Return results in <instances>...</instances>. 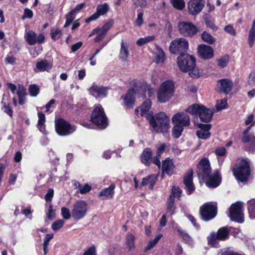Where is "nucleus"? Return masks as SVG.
<instances>
[{"instance_id":"6e6552de","label":"nucleus","mask_w":255,"mask_h":255,"mask_svg":"<svg viewBox=\"0 0 255 255\" xmlns=\"http://www.w3.org/2000/svg\"><path fill=\"white\" fill-rule=\"evenodd\" d=\"M55 129L59 135L66 136L75 131L76 128L65 120L59 118L55 121Z\"/></svg>"},{"instance_id":"c756f323","label":"nucleus","mask_w":255,"mask_h":255,"mask_svg":"<svg viewBox=\"0 0 255 255\" xmlns=\"http://www.w3.org/2000/svg\"><path fill=\"white\" fill-rule=\"evenodd\" d=\"M91 93H95L98 95L106 96L107 94V88L93 84V86L89 89Z\"/></svg>"},{"instance_id":"79ce46f5","label":"nucleus","mask_w":255,"mask_h":255,"mask_svg":"<svg viewBox=\"0 0 255 255\" xmlns=\"http://www.w3.org/2000/svg\"><path fill=\"white\" fill-rule=\"evenodd\" d=\"M173 6L179 10H182L185 7V2L183 0H170Z\"/></svg>"},{"instance_id":"4d7b16f0","label":"nucleus","mask_w":255,"mask_h":255,"mask_svg":"<svg viewBox=\"0 0 255 255\" xmlns=\"http://www.w3.org/2000/svg\"><path fill=\"white\" fill-rule=\"evenodd\" d=\"M205 23L207 27L210 28L214 31L218 30V27L215 25L214 22L209 18L205 19Z\"/></svg>"},{"instance_id":"c9c22d12","label":"nucleus","mask_w":255,"mask_h":255,"mask_svg":"<svg viewBox=\"0 0 255 255\" xmlns=\"http://www.w3.org/2000/svg\"><path fill=\"white\" fill-rule=\"evenodd\" d=\"M165 59V55L163 50L161 48H157L154 62L156 63H162Z\"/></svg>"},{"instance_id":"2f4dec72","label":"nucleus","mask_w":255,"mask_h":255,"mask_svg":"<svg viewBox=\"0 0 255 255\" xmlns=\"http://www.w3.org/2000/svg\"><path fill=\"white\" fill-rule=\"evenodd\" d=\"M156 181V176L154 175L151 174L145 178H143L141 184L142 186L149 185V188L152 189Z\"/></svg>"},{"instance_id":"c85d7f7f","label":"nucleus","mask_w":255,"mask_h":255,"mask_svg":"<svg viewBox=\"0 0 255 255\" xmlns=\"http://www.w3.org/2000/svg\"><path fill=\"white\" fill-rule=\"evenodd\" d=\"M116 186L114 184H112L110 185V186L108 188H105L101 191L99 193V197H103V199L106 198H112L115 191V188Z\"/></svg>"},{"instance_id":"864d4df0","label":"nucleus","mask_w":255,"mask_h":255,"mask_svg":"<svg viewBox=\"0 0 255 255\" xmlns=\"http://www.w3.org/2000/svg\"><path fill=\"white\" fill-rule=\"evenodd\" d=\"M61 215L65 220H68L71 218L70 210L66 207H62L61 208Z\"/></svg>"},{"instance_id":"3c124183","label":"nucleus","mask_w":255,"mask_h":255,"mask_svg":"<svg viewBox=\"0 0 255 255\" xmlns=\"http://www.w3.org/2000/svg\"><path fill=\"white\" fill-rule=\"evenodd\" d=\"M224 30L227 33L229 34L232 36H235L236 35V31L235 29L234 28L233 26L231 24H229L225 26L224 27Z\"/></svg>"},{"instance_id":"e433bc0d","label":"nucleus","mask_w":255,"mask_h":255,"mask_svg":"<svg viewBox=\"0 0 255 255\" xmlns=\"http://www.w3.org/2000/svg\"><path fill=\"white\" fill-rule=\"evenodd\" d=\"M248 204L250 217L255 219V199H252L248 201Z\"/></svg>"},{"instance_id":"69168bd1","label":"nucleus","mask_w":255,"mask_h":255,"mask_svg":"<svg viewBox=\"0 0 255 255\" xmlns=\"http://www.w3.org/2000/svg\"><path fill=\"white\" fill-rule=\"evenodd\" d=\"M83 255H97L95 247L94 246L90 247L85 251Z\"/></svg>"},{"instance_id":"bb28decb","label":"nucleus","mask_w":255,"mask_h":255,"mask_svg":"<svg viewBox=\"0 0 255 255\" xmlns=\"http://www.w3.org/2000/svg\"><path fill=\"white\" fill-rule=\"evenodd\" d=\"M135 94V91L133 89L128 90L126 96L124 98V102L127 108H131L132 107L134 103Z\"/></svg>"},{"instance_id":"680f3d73","label":"nucleus","mask_w":255,"mask_h":255,"mask_svg":"<svg viewBox=\"0 0 255 255\" xmlns=\"http://www.w3.org/2000/svg\"><path fill=\"white\" fill-rule=\"evenodd\" d=\"M91 189V186L87 183L85 184L83 186L82 185V187H80V189L79 191L81 194H85L90 192Z\"/></svg>"},{"instance_id":"6e6d98bb","label":"nucleus","mask_w":255,"mask_h":255,"mask_svg":"<svg viewBox=\"0 0 255 255\" xmlns=\"http://www.w3.org/2000/svg\"><path fill=\"white\" fill-rule=\"evenodd\" d=\"M54 195V190L52 188H49L46 195H45V200L46 202L51 201Z\"/></svg>"},{"instance_id":"338daca9","label":"nucleus","mask_w":255,"mask_h":255,"mask_svg":"<svg viewBox=\"0 0 255 255\" xmlns=\"http://www.w3.org/2000/svg\"><path fill=\"white\" fill-rule=\"evenodd\" d=\"M33 16V12L31 10L28 9V8H25L24 11V14L22 17V18L23 19L28 18H31Z\"/></svg>"},{"instance_id":"cd10ccee","label":"nucleus","mask_w":255,"mask_h":255,"mask_svg":"<svg viewBox=\"0 0 255 255\" xmlns=\"http://www.w3.org/2000/svg\"><path fill=\"white\" fill-rule=\"evenodd\" d=\"M129 45L128 43L124 42V40H122L121 44V48L119 53V58L122 61H125L129 56Z\"/></svg>"},{"instance_id":"dca6fc26","label":"nucleus","mask_w":255,"mask_h":255,"mask_svg":"<svg viewBox=\"0 0 255 255\" xmlns=\"http://www.w3.org/2000/svg\"><path fill=\"white\" fill-rule=\"evenodd\" d=\"M172 122L184 127H188L190 125L189 116L184 112H179L174 115L172 118Z\"/></svg>"},{"instance_id":"f704fd0d","label":"nucleus","mask_w":255,"mask_h":255,"mask_svg":"<svg viewBox=\"0 0 255 255\" xmlns=\"http://www.w3.org/2000/svg\"><path fill=\"white\" fill-rule=\"evenodd\" d=\"M173 124H174V126L172 129V135L175 138H178L180 136L183 131L184 126L176 123Z\"/></svg>"},{"instance_id":"052dcab7","label":"nucleus","mask_w":255,"mask_h":255,"mask_svg":"<svg viewBox=\"0 0 255 255\" xmlns=\"http://www.w3.org/2000/svg\"><path fill=\"white\" fill-rule=\"evenodd\" d=\"M135 8L141 7L142 8L145 7L147 5V2L146 0H136L133 3Z\"/></svg>"},{"instance_id":"5701e85b","label":"nucleus","mask_w":255,"mask_h":255,"mask_svg":"<svg viewBox=\"0 0 255 255\" xmlns=\"http://www.w3.org/2000/svg\"><path fill=\"white\" fill-rule=\"evenodd\" d=\"M213 114V110L208 109L205 106H202L198 116L202 122L208 123L211 120Z\"/></svg>"},{"instance_id":"37998d69","label":"nucleus","mask_w":255,"mask_h":255,"mask_svg":"<svg viewBox=\"0 0 255 255\" xmlns=\"http://www.w3.org/2000/svg\"><path fill=\"white\" fill-rule=\"evenodd\" d=\"M229 57L228 55H225L217 60L218 65L221 68L226 67L229 62Z\"/></svg>"},{"instance_id":"09e8293b","label":"nucleus","mask_w":255,"mask_h":255,"mask_svg":"<svg viewBox=\"0 0 255 255\" xmlns=\"http://www.w3.org/2000/svg\"><path fill=\"white\" fill-rule=\"evenodd\" d=\"M227 104V100L223 99L218 102L216 105V108L218 111H220L225 109Z\"/></svg>"},{"instance_id":"4468645a","label":"nucleus","mask_w":255,"mask_h":255,"mask_svg":"<svg viewBox=\"0 0 255 255\" xmlns=\"http://www.w3.org/2000/svg\"><path fill=\"white\" fill-rule=\"evenodd\" d=\"M205 5L204 0H189L188 2V9L192 15L198 14Z\"/></svg>"},{"instance_id":"5fc2aeb1","label":"nucleus","mask_w":255,"mask_h":255,"mask_svg":"<svg viewBox=\"0 0 255 255\" xmlns=\"http://www.w3.org/2000/svg\"><path fill=\"white\" fill-rule=\"evenodd\" d=\"M47 218L49 220H52L55 217V212L52 209V204L51 203L49 205L48 211L46 213Z\"/></svg>"},{"instance_id":"a18cd8bd","label":"nucleus","mask_w":255,"mask_h":255,"mask_svg":"<svg viewBox=\"0 0 255 255\" xmlns=\"http://www.w3.org/2000/svg\"><path fill=\"white\" fill-rule=\"evenodd\" d=\"M64 221L63 220H58L53 223L51 228L53 230L57 231L62 228L64 225Z\"/></svg>"},{"instance_id":"774afa93","label":"nucleus","mask_w":255,"mask_h":255,"mask_svg":"<svg viewBox=\"0 0 255 255\" xmlns=\"http://www.w3.org/2000/svg\"><path fill=\"white\" fill-rule=\"evenodd\" d=\"M158 240H151L144 248V252H147L153 248L157 243Z\"/></svg>"},{"instance_id":"13d9d810","label":"nucleus","mask_w":255,"mask_h":255,"mask_svg":"<svg viewBox=\"0 0 255 255\" xmlns=\"http://www.w3.org/2000/svg\"><path fill=\"white\" fill-rule=\"evenodd\" d=\"M255 41V31L250 30L249 35V43L252 47Z\"/></svg>"},{"instance_id":"f03ea898","label":"nucleus","mask_w":255,"mask_h":255,"mask_svg":"<svg viewBox=\"0 0 255 255\" xmlns=\"http://www.w3.org/2000/svg\"><path fill=\"white\" fill-rule=\"evenodd\" d=\"M174 93V84L172 82L166 81L160 86L157 92V99L160 103H165L172 96Z\"/></svg>"},{"instance_id":"de8ad7c7","label":"nucleus","mask_w":255,"mask_h":255,"mask_svg":"<svg viewBox=\"0 0 255 255\" xmlns=\"http://www.w3.org/2000/svg\"><path fill=\"white\" fill-rule=\"evenodd\" d=\"M62 34V32L60 29H52L51 31V38L56 40L60 38Z\"/></svg>"},{"instance_id":"0eeeda50","label":"nucleus","mask_w":255,"mask_h":255,"mask_svg":"<svg viewBox=\"0 0 255 255\" xmlns=\"http://www.w3.org/2000/svg\"><path fill=\"white\" fill-rule=\"evenodd\" d=\"M91 119L93 123L101 128H105L108 125L107 117L101 107H97L94 109Z\"/></svg>"},{"instance_id":"a19ab883","label":"nucleus","mask_w":255,"mask_h":255,"mask_svg":"<svg viewBox=\"0 0 255 255\" xmlns=\"http://www.w3.org/2000/svg\"><path fill=\"white\" fill-rule=\"evenodd\" d=\"M40 89L36 84H31L28 87V92L31 97H36L39 93Z\"/></svg>"},{"instance_id":"ddd939ff","label":"nucleus","mask_w":255,"mask_h":255,"mask_svg":"<svg viewBox=\"0 0 255 255\" xmlns=\"http://www.w3.org/2000/svg\"><path fill=\"white\" fill-rule=\"evenodd\" d=\"M182 190L178 187L173 186L171 189V194L167 202V212L172 215L174 213L175 207L174 198L177 197L179 200L181 196Z\"/></svg>"},{"instance_id":"603ef678","label":"nucleus","mask_w":255,"mask_h":255,"mask_svg":"<svg viewBox=\"0 0 255 255\" xmlns=\"http://www.w3.org/2000/svg\"><path fill=\"white\" fill-rule=\"evenodd\" d=\"M143 14L142 12H139L137 14V18L134 22V25L137 27H140L143 23Z\"/></svg>"},{"instance_id":"aec40b11","label":"nucleus","mask_w":255,"mask_h":255,"mask_svg":"<svg viewBox=\"0 0 255 255\" xmlns=\"http://www.w3.org/2000/svg\"><path fill=\"white\" fill-rule=\"evenodd\" d=\"M212 125L211 124H199L198 128L200 129L196 132L198 138L206 139L208 138L211 133L209 130L211 129Z\"/></svg>"},{"instance_id":"9b49d317","label":"nucleus","mask_w":255,"mask_h":255,"mask_svg":"<svg viewBox=\"0 0 255 255\" xmlns=\"http://www.w3.org/2000/svg\"><path fill=\"white\" fill-rule=\"evenodd\" d=\"M180 33L185 37H192L197 34L198 29L191 22H180L178 24Z\"/></svg>"},{"instance_id":"58836bf2","label":"nucleus","mask_w":255,"mask_h":255,"mask_svg":"<svg viewBox=\"0 0 255 255\" xmlns=\"http://www.w3.org/2000/svg\"><path fill=\"white\" fill-rule=\"evenodd\" d=\"M109 8L110 7L108 4L107 3H104L97 5L96 11L100 16L107 13L109 10Z\"/></svg>"},{"instance_id":"1a4fd4ad","label":"nucleus","mask_w":255,"mask_h":255,"mask_svg":"<svg viewBox=\"0 0 255 255\" xmlns=\"http://www.w3.org/2000/svg\"><path fill=\"white\" fill-rule=\"evenodd\" d=\"M229 217L231 221L239 223L244 222V214L241 203L236 202L231 205L229 208Z\"/></svg>"},{"instance_id":"c03bdc74","label":"nucleus","mask_w":255,"mask_h":255,"mask_svg":"<svg viewBox=\"0 0 255 255\" xmlns=\"http://www.w3.org/2000/svg\"><path fill=\"white\" fill-rule=\"evenodd\" d=\"M188 71L190 76L193 78H199L201 75V73L199 69L195 68V66L191 70H188Z\"/></svg>"},{"instance_id":"423d86ee","label":"nucleus","mask_w":255,"mask_h":255,"mask_svg":"<svg viewBox=\"0 0 255 255\" xmlns=\"http://www.w3.org/2000/svg\"><path fill=\"white\" fill-rule=\"evenodd\" d=\"M189 44L187 40L183 38H178L173 40L170 45L169 50L174 54H184L188 49Z\"/></svg>"},{"instance_id":"0e129e2a","label":"nucleus","mask_w":255,"mask_h":255,"mask_svg":"<svg viewBox=\"0 0 255 255\" xmlns=\"http://www.w3.org/2000/svg\"><path fill=\"white\" fill-rule=\"evenodd\" d=\"M86 4L85 2L81 3L77 5L74 8L71 10L74 14L79 12L85 6Z\"/></svg>"},{"instance_id":"473e14b6","label":"nucleus","mask_w":255,"mask_h":255,"mask_svg":"<svg viewBox=\"0 0 255 255\" xmlns=\"http://www.w3.org/2000/svg\"><path fill=\"white\" fill-rule=\"evenodd\" d=\"M113 24V20H110L109 21L106 22L102 27L100 28H96L93 30V32L91 34H94L95 33H98V31H101L104 34L106 35L107 31L111 28Z\"/></svg>"},{"instance_id":"39448f33","label":"nucleus","mask_w":255,"mask_h":255,"mask_svg":"<svg viewBox=\"0 0 255 255\" xmlns=\"http://www.w3.org/2000/svg\"><path fill=\"white\" fill-rule=\"evenodd\" d=\"M195 58L188 54H181L177 58V64L181 71L185 72L195 66Z\"/></svg>"},{"instance_id":"6ab92c4d","label":"nucleus","mask_w":255,"mask_h":255,"mask_svg":"<svg viewBox=\"0 0 255 255\" xmlns=\"http://www.w3.org/2000/svg\"><path fill=\"white\" fill-rule=\"evenodd\" d=\"M193 170H189L183 179V182L186 187V193L188 195H190L195 190V187L193 182Z\"/></svg>"},{"instance_id":"e2e57ef3","label":"nucleus","mask_w":255,"mask_h":255,"mask_svg":"<svg viewBox=\"0 0 255 255\" xmlns=\"http://www.w3.org/2000/svg\"><path fill=\"white\" fill-rule=\"evenodd\" d=\"M17 95L18 97L26 96V89L22 85H19L17 91Z\"/></svg>"},{"instance_id":"8fccbe9b","label":"nucleus","mask_w":255,"mask_h":255,"mask_svg":"<svg viewBox=\"0 0 255 255\" xmlns=\"http://www.w3.org/2000/svg\"><path fill=\"white\" fill-rule=\"evenodd\" d=\"M3 100L4 98H3L2 101ZM2 103H3V109L4 113H6L8 116L11 117L12 116L13 111L9 106V104L5 102H3V101Z\"/></svg>"},{"instance_id":"f257e3e1","label":"nucleus","mask_w":255,"mask_h":255,"mask_svg":"<svg viewBox=\"0 0 255 255\" xmlns=\"http://www.w3.org/2000/svg\"><path fill=\"white\" fill-rule=\"evenodd\" d=\"M151 130L156 133H165L170 128V119L164 112H159L154 116H147Z\"/></svg>"},{"instance_id":"72a5a7b5","label":"nucleus","mask_w":255,"mask_h":255,"mask_svg":"<svg viewBox=\"0 0 255 255\" xmlns=\"http://www.w3.org/2000/svg\"><path fill=\"white\" fill-rule=\"evenodd\" d=\"M201 38L205 42L209 44H213L216 41V38L206 31L202 33Z\"/></svg>"},{"instance_id":"ea45409f","label":"nucleus","mask_w":255,"mask_h":255,"mask_svg":"<svg viewBox=\"0 0 255 255\" xmlns=\"http://www.w3.org/2000/svg\"><path fill=\"white\" fill-rule=\"evenodd\" d=\"M155 39V36L153 35L152 36H147L145 37L140 38H139L136 42V44L137 45L139 46H141L144 44H145L147 43H149Z\"/></svg>"},{"instance_id":"7ed1b4c3","label":"nucleus","mask_w":255,"mask_h":255,"mask_svg":"<svg viewBox=\"0 0 255 255\" xmlns=\"http://www.w3.org/2000/svg\"><path fill=\"white\" fill-rule=\"evenodd\" d=\"M233 172L237 180L242 182L246 181L250 174L249 164L245 160H242L239 165L234 168Z\"/></svg>"},{"instance_id":"4be33fe9","label":"nucleus","mask_w":255,"mask_h":255,"mask_svg":"<svg viewBox=\"0 0 255 255\" xmlns=\"http://www.w3.org/2000/svg\"><path fill=\"white\" fill-rule=\"evenodd\" d=\"M233 83L228 79H223L218 81L217 86L220 92L228 94L232 90Z\"/></svg>"},{"instance_id":"b1692460","label":"nucleus","mask_w":255,"mask_h":255,"mask_svg":"<svg viewBox=\"0 0 255 255\" xmlns=\"http://www.w3.org/2000/svg\"><path fill=\"white\" fill-rule=\"evenodd\" d=\"M161 170L162 174L166 173L170 176L172 175L175 170V166L172 161L168 158L162 161Z\"/></svg>"},{"instance_id":"393cba45","label":"nucleus","mask_w":255,"mask_h":255,"mask_svg":"<svg viewBox=\"0 0 255 255\" xmlns=\"http://www.w3.org/2000/svg\"><path fill=\"white\" fill-rule=\"evenodd\" d=\"M230 232L226 227L220 228L217 233L212 232L207 239H226L228 238Z\"/></svg>"},{"instance_id":"2eb2a0df","label":"nucleus","mask_w":255,"mask_h":255,"mask_svg":"<svg viewBox=\"0 0 255 255\" xmlns=\"http://www.w3.org/2000/svg\"><path fill=\"white\" fill-rule=\"evenodd\" d=\"M206 185L210 188H216L218 187L221 182V176L220 172L217 170L213 173H211L209 177L205 178Z\"/></svg>"},{"instance_id":"7c9ffc66","label":"nucleus","mask_w":255,"mask_h":255,"mask_svg":"<svg viewBox=\"0 0 255 255\" xmlns=\"http://www.w3.org/2000/svg\"><path fill=\"white\" fill-rule=\"evenodd\" d=\"M36 67L38 71H48L52 68V65L47 60H44L37 62Z\"/></svg>"},{"instance_id":"a211bd4d","label":"nucleus","mask_w":255,"mask_h":255,"mask_svg":"<svg viewBox=\"0 0 255 255\" xmlns=\"http://www.w3.org/2000/svg\"><path fill=\"white\" fill-rule=\"evenodd\" d=\"M198 52L200 57L204 60L211 59L214 56L212 48L205 44H200L198 46Z\"/></svg>"},{"instance_id":"4c0bfd02","label":"nucleus","mask_w":255,"mask_h":255,"mask_svg":"<svg viewBox=\"0 0 255 255\" xmlns=\"http://www.w3.org/2000/svg\"><path fill=\"white\" fill-rule=\"evenodd\" d=\"M202 105L194 104L189 106L185 110L186 112L191 114L193 115H198L200 113V109Z\"/></svg>"},{"instance_id":"bf43d9fd","label":"nucleus","mask_w":255,"mask_h":255,"mask_svg":"<svg viewBox=\"0 0 255 255\" xmlns=\"http://www.w3.org/2000/svg\"><path fill=\"white\" fill-rule=\"evenodd\" d=\"M215 152L217 156H223L226 154L227 150L225 147H220L216 148Z\"/></svg>"},{"instance_id":"412c9836","label":"nucleus","mask_w":255,"mask_h":255,"mask_svg":"<svg viewBox=\"0 0 255 255\" xmlns=\"http://www.w3.org/2000/svg\"><path fill=\"white\" fill-rule=\"evenodd\" d=\"M151 102L150 100H146L140 107L135 110V114L138 116H144L147 120V116L153 115L152 114L148 112L151 108Z\"/></svg>"},{"instance_id":"49530a36","label":"nucleus","mask_w":255,"mask_h":255,"mask_svg":"<svg viewBox=\"0 0 255 255\" xmlns=\"http://www.w3.org/2000/svg\"><path fill=\"white\" fill-rule=\"evenodd\" d=\"M243 134H244V135H243V136L242 138V141L244 142H245V143L250 142L255 140V137L253 134H252V133H251V134L243 133Z\"/></svg>"},{"instance_id":"a878e982","label":"nucleus","mask_w":255,"mask_h":255,"mask_svg":"<svg viewBox=\"0 0 255 255\" xmlns=\"http://www.w3.org/2000/svg\"><path fill=\"white\" fill-rule=\"evenodd\" d=\"M152 153L151 149L149 148H146L143 150L140 156L142 163L145 166H149L152 161Z\"/></svg>"},{"instance_id":"20e7f679","label":"nucleus","mask_w":255,"mask_h":255,"mask_svg":"<svg viewBox=\"0 0 255 255\" xmlns=\"http://www.w3.org/2000/svg\"><path fill=\"white\" fill-rule=\"evenodd\" d=\"M217 205L211 202L205 203L200 208V214L201 219L206 222L214 218L217 215Z\"/></svg>"},{"instance_id":"f3484780","label":"nucleus","mask_w":255,"mask_h":255,"mask_svg":"<svg viewBox=\"0 0 255 255\" xmlns=\"http://www.w3.org/2000/svg\"><path fill=\"white\" fill-rule=\"evenodd\" d=\"M25 39L30 45H34L36 43H41L45 40V36L42 34L38 36L33 31H29L25 35Z\"/></svg>"},{"instance_id":"f8f14e48","label":"nucleus","mask_w":255,"mask_h":255,"mask_svg":"<svg viewBox=\"0 0 255 255\" xmlns=\"http://www.w3.org/2000/svg\"><path fill=\"white\" fill-rule=\"evenodd\" d=\"M197 173L198 177L202 179H205L207 177H209L212 173L208 159L204 158L200 161L197 168Z\"/></svg>"},{"instance_id":"9d476101","label":"nucleus","mask_w":255,"mask_h":255,"mask_svg":"<svg viewBox=\"0 0 255 255\" xmlns=\"http://www.w3.org/2000/svg\"><path fill=\"white\" fill-rule=\"evenodd\" d=\"M87 211L86 202L82 200H78L73 205L72 210V217L76 220H80L85 216Z\"/></svg>"}]
</instances>
